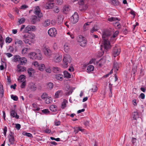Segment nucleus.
<instances>
[{"instance_id": "ea45409f", "label": "nucleus", "mask_w": 146, "mask_h": 146, "mask_svg": "<svg viewBox=\"0 0 146 146\" xmlns=\"http://www.w3.org/2000/svg\"><path fill=\"white\" fill-rule=\"evenodd\" d=\"M50 24V21L49 20H46L43 23V25L44 27H47Z\"/></svg>"}, {"instance_id": "9d476101", "label": "nucleus", "mask_w": 146, "mask_h": 146, "mask_svg": "<svg viewBox=\"0 0 146 146\" xmlns=\"http://www.w3.org/2000/svg\"><path fill=\"white\" fill-rule=\"evenodd\" d=\"M120 51V49L119 48L115 46L113 49L112 51L113 56L114 57L117 56L119 54Z\"/></svg>"}, {"instance_id": "de8ad7c7", "label": "nucleus", "mask_w": 146, "mask_h": 146, "mask_svg": "<svg viewBox=\"0 0 146 146\" xmlns=\"http://www.w3.org/2000/svg\"><path fill=\"white\" fill-rule=\"evenodd\" d=\"M39 64L38 62L37 61L33 62L32 63V65L37 69L38 67Z\"/></svg>"}, {"instance_id": "0eeeda50", "label": "nucleus", "mask_w": 146, "mask_h": 146, "mask_svg": "<svg viewBox=\"0 0 146 146\" xmlns=\"http://www.w3.org/2000/svg\"><path fill=\"white\" fill-rule=\"evenodd\" d=\"M105 62V60L102 59H100L98 61L96 59H92L89 62V63L91 64L94 63V64H98L99 66H101Z\"/></svg>"}, {"instance_id": "4c0bfd02", "label": "nucleus", "mask_w": 146, "mask_h": 146, "mask_svg": "<svg viewBox=\"0 0 146 146\" xmlns=\"http://www.w3.org/2000/svg\"><path fill=\"white\" fill-rule=\"evenodd\" d=\"M68 103V101L66 99H64L61 105V108L62 109L65 108L66 106V104Z\"/></svg>"}, {"instance_id": "ddd939ff", "label": "nucleus", "mask_w": 146, "mask_h": 146, "mask_svg": "<svg viewBox=\"0 0 146 146\" xmlns=\"http://www.w3.org/2000/svg\"><path fill=\"white\" fill-rule=\"evenodd\" d=\"M53 1L52 0H50L48 1L45 4V7L46 9H52L54 7V3Z\"/></svg>"}, {"instance_id": "5fc2aeb1", "label": "nucleus", "mask_w": 146, "mask_h": 146, "mask_svg": "<svg viewBox=\"0 0 146 146\" xmlns=\"http://www.w3.org/2000/svg\"><path fill=\"white\" fill-rule=\"evenodd\" d=\"M34 108V109L33 110L34 111H38L40 110L39 108L35 104H32Z\"/></svg>"}, {"instance_id": "f257e3e1", "label": "nucleus", "mask_w": 146, "mask_h": 146, "mask_svg": "<svg viewBox=\"0 0 146 146\" xmlns=\"http://www.w3.org/2000/svg\"><path fill=\"white\" fill-rule=\"evenodd\" d=\"M113 33L112 29L105 30L102 32V44L104 49L107 50L111 47L110 41L113 40L114 38L118 35L119 31H117L114 33L113 36L111 35Z\"/></svg>"}, {"instance_id": "393cba45", "label": "nucleus", "mask_w": 146, "mask_h": 146, "mask_svg": "<svg viewBox=\"0 0 146 146\" xmlns=\"http://www.w3.org/2000/svg\"><path fill=\"white\" fill-rule=\"evenodd\" d=\"M20 59L21 57L19 55H16L14 56L13 60L15 62H17L20 61Z\"/></svg>"}, {"instance_id": "f03ea898", "label": "nucleus", "mask_w": 146, "mask_h": 146, "mask_svg": "<svg viewBox=\"0 0 146 146\" xmlns=\"http://www.w3.org/2000/svg\"><path fill=\"white\" fill-rule=\"evenodd\" d=\"M35 35L34 33H29L25 34L22 36L23 41L25 44L31 45L34 43Z\"/></svg>"}, {"instance_id": "f3484780", "label": "nucleus", "mask_w": 146, "mask_h": 146, "mask_svg": "<svg viewBox=\"0 0 146 146\" xmlns=\"http://www.w3.org/2000/svg\"><path fill=\"white\" fill-rule=\"evenodd\" d=\"M63 48L64 51L68 52L70 50V45L68 43H65L64 45Z\"/></svg>"}, {"instance_id": "bb28decb", "label": "nucleus", "mask_w": 146, "mask_h": 146, "mask_svg": "<svg viewBox=\"0 0 146 146\" xmlns=\"http://www.w3.org/2000/svg\"><path fill=\"white\" fill-rule=\"evenodd\" d=\"M119 67V64L117 62H114L113 68L111 70H112V71L114 70L115 72H116L118 70Z\"/></svg>"}, {"instance_id": "49530a36", "label": "nucleus", "mask_w": 146, "mask_h": 146, "mask_svg": "<svg viewBox=\"0 0 146 146\" xmlns=\"http://www.w3.org/2000/svg\"><path fill=\"white\" fill-rule=\"evenodd\" d=\"M25 77L23 75H21L19 77V81H20L21 82H23L25 81Z\"/></svg>"}, {"instance_id": "7ed1b4c3", "label": "nucleus", "mask_w": 146, "mask_h": 146, "mask_svg": "<svg viewBox=\"0 0 146 146\" xmlns=\"http://www.w3.org/2000/svg\"><path fill=\"white\" fill-rule=\"evenodd\" d=\"M72 59L70 56L66 54L64 56L63 59V64L62 66L64 68H67L68 66V63H70L71 62Z\"/></svg>"}, {"instance_id": "6e6d98bb", "label": "nucleus", "mask_w": 146, "mask_h": 146, "mask_svg": "<svg viewBox=\"0 0 146 146\" xmlns=\"http://www.w3.org/2000/svg\"><path fill=\"white\" fill-rule=\"evenodd\" d=\"M53 84L51 83H49L47 84V88L49 89H51L53 87Z\"/></svg>"}, {"instance_id": "13d9d810", "label": "nucleus", "mask_w": 146, "mask_h": 146, "mask_svg": "<svg viewBox=\"0 0 146 146\" xmlns=\"http://www.w3.org/2000/svg\"><path fill=\"white\" fill-rule=\"evenodd\" d=\"M48 97L47 94L46 93H43L41 96L42 98L45 100Z\"/></svg>"}, {"instance_id": "4468645a", "label": "nucleus", "mask_w": 146, "mask_h": 146, "mask_svg": "<svg viewBox=\"0 0 146 146\" xmlns=\"http://www.w3.org/2000/svg\"><path fill=\"white\" fill-rule=\"evenodd\" d=\"M40 9L38 7H36L35 9V13L37 15L38 17L40 18L42 17V14L40 12Z\"/></svg>"}, {"instance_id": "09e8293b", "label": "nucleus", "mask_w": 146, "mask_h": 146, "mask_svg": "<svg viewBox=\"0 0 146 146\" xmlns=\"http://www.w3.org/2000/svg\"><path fill=\"white\" fill-rule=\"evenodd\" d=\"M25 19L24 17L22 18L19 20L18 23L19 25H21L24 23L25 21Z\"/></svg>"}, {"instance_id": "6e6552de", "label": "nucleus", "mask_w": 146, "mask_h": 146, "mask_svg": "<svg viewBox=\"0 0 146 146\" xmlns=\"http://www.w3.org/2000/svg\"><path fill=\"white\" fill-rule=\"evenodd\" d=\"M48 33L50 36L54 37L57 34V31L55 28H52L48 30Z\"/></svg>"}, {"instance_id": "412c9836", "label": "nucleus", "mask_w": 146, "mask_h": 146, "mask_svg": "<svg viewBox=\"0 0 146 146\" xmlns=\"http://www.w3.org/2000/svg\"><path fill=\"white\" fill-rule=\"evenodd\" d=\"M36 53L35 52H31L28 54L29 57L31 59L33 60L36 59Z\"/></svg>"}, {"instance_id": "052dcab7", "label": "nucleus", "mask_w": 146, "mask_h": 146, "mask_svg": "<svg viewBox=\"0 0 146 146\" xmlns=\"http://www.w3.org/2000/svg\"><path fill=\"white\" fill-rule=\"evenodd\" d=\"M11 98L15 101H17L18 99V97L16 96L13 95H12L11 96Z\"/></svg>"}, {"instance_id": "473e14b6", "label": "nucleus", "mask_w": 146, "mask_h": 146, "mask_svg": "<svg viewBox=\"0 0 146 146\" xmlns=\"http://www.w3.org/2000/svg\"><path fill=\"white\" fill-rule=\"evenodd\" d=\"M70 8L69 6L66 5L63 8V11L64 13H67L70 10Z\"/></svg>"}, {"instance_id": "6ab92c4d", "label": "nucleus", "mask_w": 146, "mask_h": 146, "mask_svg": "<svg viewBox=\"0 0 146 146\" xmlns=\"http://www.w3.org/2000/svg\"><path fill=\"white\" fill-rule=\"evenodd\" d=\"M78 3L79 5L82 6V9L86 10L87 8V6L86 5H84V0H80L78 1Z\"/></svg>"}, {"instance_id": "c03bdc74", "label": "nucleus", "mask_w": 146, "mask_h": 146, "mask_svg": "<svg viewBox=\"0 0 146 146\" xmlns=\"http://www.w3.org/2000/svg\"><path fill=\"white\" fill-rule=\"evenodd\" d=\"M133 118V119H136L138 117V113L137 112H134L132 113Z\"/></svg>"}, {"instance_id": "58836bf2", "label": "nucleus", "mask_w": 146, "mask_h": 146, "mask_svg": "<svg viewBox=\"0 0 146 146\" xmlns=\"http://www.w3.org/2000/svg\"><path fill=\"white\" fill-rule=\"evenodd\" d=\"M98 90V88L96 85H93L92 88L90 89L91 91L93 92H96Z\"/></svg>"}, {"instance_id": "37998d69", "label": "nucleus", "mask_w": 146, "mask_h": 146, "mask_svg": "<svg viewBox=\"0 0 146 146\" xmlns=\"http://www.w3.org/2000/svg\"><path fill=\"white\" fill-rule=\"evenodd\" d=\"M52 101V98L49 97H48L45 100V103L47 104H49Z\"/></svg>"}, {"instance_id": "20e7f679", "label": "nucleus", "mask_w": 146, "mask_h": 146, "mask_svg": "<svg viewBox=\"0 0 146 146\" xmlns=\"http://www.w3.org/2000/svg\"><path fill=\"white\" fill-rule=\"evenodd\" d=\"M42 49L44 54L48 58H50L51 54L52 52L50 49L49 47L46 45H44L42 46Z\"/></svg>"}, {"instance_id": "680f3d73", "label": "nucleus", "mask_w": 146, "mask_h": 146, "mask_svg": "<svg viewBox=\"0 0 146 146\" xmlns=\"http://www.w3.org/2000/svg\"><path fill=\"white\" fill-rule=\"evenodd\" d=\"M22 82V83L20 86V87L22 88H24L25 87L26 84V82L24 81Z\"/></svg>"}, {"instance_id": "7c9ffc66", "label": "nucleus", "mask_w": 146, "mask_h": 146, "mask_svg": "<svg viewBox=\"0 0 146 146\" xmlns=\"http://www.w3.org/2000/svg\"><path fill=\"white\" fill-rule=\"evenodd\" d=\"M63 19V18L61 15H59L58 16L56 20V22L58 24H60L62 22Z\"/></svg>"}, {"instance_id": "423d86ee", "label": "nucleus", "mask_w": 146, "mask_h": 146, "mask_svg": "<svg viewBox=\"0 0 146 146\" xmlns=\"http://www.w3.org/2000/svg\"><path fill=\"white\" fill-rule=\"evenodd\" d=\"M108 20L111 22H114L115 23H114L113 24L117 28H120V24L119 23V21L120 20L119 18L115 17H111L108 18Z\"/></svg>"}, {"instance_id": "a18cd8bd", "label": "nucleus", "mask_w": 146, "mask_h": 146, "mask_svg": "<svg viewBox=\"0 0 146 146\" xmlns=\"http://www.w3.org/2000/svg\"><path fill=\"white\" fill-rule=\"evenodd\" d=\"M52 48L54 50H56L58 48V46L57 43L56 42H54L52 45Z\"/></svg>"}, {"instance_id": "dca6fc26", "label": "nucleus", "mask_w": 146, "mask_h": 146, "mask_svg": "<svg viewBox=\"0 0 146 146\" xmlns=\"http://www.w3.org/2000/svg\"><path fill=\"white\" fill-rule=\"evenodd\" d=\"M36 59L41 60L42 59L43 57L41 52L39 50H37L36 51Z\"/></svg>"}, {"instance_id": "864d4df0", "label": "nucleus", "mask_w": 146, "mask_h": 146, "mask_svg": "<svg viewBox=\"0 0 146 146\" xmlns=\"http://www.w3.org/2000/svg\"><path fill=\"white\" fill-rule=\"evenodd\" d=\"M4 94V90L3 88L2 85H0V94L1 96H2Z\"/></svg>"}, {"instance_id": "c9c22d12", "label": "nucleus", "mask_w": 146, "mask_h": 146, "mask_svg": "<svg viewBox=\"0 0 146 146\" xmlns=\"http://www.w3.org/2000/svg\"><path fill=\"white\" fill-rule=\"evenodd\" d=\"M52 69L54 73H59L61 71L60 68L58 67H53Z\"/></svg>"}, {"instance_id": "1a4fd4ad", "label": "nucleus", "mask_w": 146, "mask_h": 146, "mask_svg": "<svg viewBox=\"0 0 146 146\" xmlns=\"http://www.w3.org/2000/svg\"><path fill=\"white\" fill-rule=\"evenodd\" d=\"M78 15L77 13L75 12L70 18V20L73 24L76 23L78 20Z\"/></svg>"}, {"instance_id": "5701e85b", "label": "nucleus", "mask_w": 146, "mask_h": 146, "mask_svg": "<svg viewBox=\"0 0 146 146\" xmlns=\"http://www.w3.org/2000/svg\"><path fill=\"white\" fill-rule=\"evenodd\" d=\"M92 22H88L84 24L83 27V29L84 31H86L88 29L89 26Z\"/></svg>"}, {"instance_id": "0e129e2a", "label": "nucleus", "mask_w": 146, "mask_h": 146, "mask_svg": "<svg viewBox=\"0 0 146 146\" xmlns=\"http://www.w3.org/2000/svg\"><path fill=\"white\" fill-rule=\"evenodd\" d=\"M74 131L75 134L78 133L79 131L78 127L74 128Z\"/></svg>"}, {"instance_id": "a878e982", "label": "nucleus", "mask_w": 146, "mask_h": 146, "mask_svg": "<svg viewBox=\"0 0 146 146\" xmlns=\"http://www.w3.org/2000/svg\"><path fill=\"white\" fill-rule=\"evenodd\" d=\"M28 73L30 76H32L35 72V70L33 68H31L28 70Z\"/></svg>"}, {"instance_id": "cd10ccee", "label": "nucleus", "mask_w": 146, "mask_h": 146, "mask_svg": "<svg viewBox=\"0 0 146 146\" xmlns=\"http://www.w3.org/2000/svg\"><path fill=\"white\" fill-rule=\"evenodd\" d=\"M20 61L22 65H25L26 64L27 60V58H25L22 57L21 58Z\"/></svg>"}, {"instance_id": "aec40b11", "label": "nucleus", "mask_w": 146, "mask_h": 146, "mask_svg": "<svg viewBox=\"0 0 146 146\" xmlns=\"http://www.w3.org/2000/svg\"><path fill=\"white\" fill-rule=\"evenodd\" d=\"M28 87L32 91H35L36 89V87L35 84L33 83H30L28 85Z\"/></svg>"}, {"instance_id": "79ce46f5", "label": "nucleus", "mask_w": 146, "mask_h": 146, "mask_svg": "<svg viewBox=\"0 0 146 146\" xmlns=\"http://www.w3.org/2000/svg\"><path fill=\"white\" fill-rule=\"evenodd\" d=\"M29 31H30V25L27 26L25 28L23 33H29Z\"/></svg>"}, {"instance_id": "3c124183", "label": "nucleus", "mask_w": 146, "mask_h": 146, "mask_svg": "<svg viewBox=\"0 0 146 146\" xmlns=\"http://www.w3.org/2000/svg\"><path fill=\"white\" fill-rule=\"evenodd\" d=\"M137 67L136 66L133 65L132 68V72L134 74L137 71Z\"/></svg>"}, {"instance_id": "4be33fe9", "label": "nucleus", "mask_w": 146, "mask_h": 146, "mask_svg": "<svg viewBox=\"0 0 146 146\" xmlns=\"http://www.w3.org/2000/svg\"><path fill=\"white\" fill-rule=\"evenodd\" d=\"M99 27L97 25H95L94 27L91 29L90 33H93L94 32L96 31L99 29Z\"/></svg>"}, {"instance_id": "a211bd4d", "label": "nucleus", "mask_w": 146, "mask_h": 146, "mask_svg": "<svg viewBox=\"0 0 146 146\" xmlns=\"http://www.w3.org/2000/svg\"><path fill=\"white\" fill-rule=\"evenodd\" d=\"M23 41L19 39H16L15 40V44L18 46H21L24 44Z\"/></svg>"}, {"instance_id": "bf43d9fd", "label": "nucleus", "mask_w": 146, "mask_h": 146, "mask_svg": "<svg viewBox=\"0 0 146 146\" xmlns=\"http://www.w3.org/2000/svg\"><path fill=\"white\" fill-rule=\"evenodd\" d=\"M11 41H12L11 38L9 37H7L6 38L5 40L6 42V43L8 42L9 43L11 42Z\"/></svg>"}, {"instance_id": "b1692460", "label": "nucleus", "mask_w": 146, "mask_h": 146, "mask_svg": "<svg viewBox=\"0 0 146 146\" xmlns=\"http://www.w3.org/2000/svg\"><path fill=\"white\" fill-rule=\"evenodd\" d=\"M55 78L58 80L62 81L63 79V76L61 74H56L55 75Z\"/></svg>"}, {"instance_id": "2f4dec72", "label": "nucleus", "mask_w": 146, "mask_h": 146, "mask_svg": "<svg viewBox=\"0 0 146 146\" xmlns=\"http://www.w3.org/2000/svg\"><path fill=\"white\" fill-rule=\"evenodd\" d=\"M94 69V67L92 65H90L88 66L87 68V72H90L93 71Z\"/></svg>"}, {"instance_id": "a19ab883", "label": "nucleus", "mask_w": 146, "mask_h": 146, "mask_svg": "<svg viewBox=\"0 0 146 146\" xmlns=\"http://www.w3.org/2000/svg\"><path fill=\"white\" fill-rule=\"evenodd\" d=\"M56 106L55 105H52L50 107V110L52 111H55L56 110Z\"/></svg>"}, {"instance_id": "72a5a7b5", "label": "nucleus", "mask_w": 146, "mask_h": 146, "mask_svg": "<svg viewBox=\"0 0 146 146\" xmlns=\"http://www.w3.org/2000/svg\"><path fill=\"white\" fill-rule=\"evenodd\" d=\"M62 94V92L61 90H58L57 91L55 94V97L56 98H58L61 96Z\"/></svg>"}, {"instance_id": "9b49d317", "label": "nucleus", "mask_w": 146, "mask_h": 146, "mask_svg": "<svg viewBox=\"0 0 146 146\" xmlns=\"http://www.w3.org/2000/svg\"><path fill=\"white\" fill-rule=\"evenodd\" d=\"M62 58V55L59 54H56L54 55L53 60L55 62L58 63L61 61Z\"/></svg>"}, {"instance_id": "e2e57ef3", "label": "nucleus", "mask_w": 146, "mask_h": 146, "mask_svg": "<svg viewBox=\"0 0 146 146\" xmlns=\"http://www.w3.org/2000/svg\"><path fill=\"white\" fill-rule=\"evenodd\" d=\"M54 123L55 125L56 126H58L60 124V121L57 120H55Z\"/></svg>"}, {"instance_id": "c756f323", "label": "nucleus", "mask_w": 146, "mask_h": 146, "mask_svg": "<svg viewBox=\"0 0 146 146\" xmlns=\"http://www.w3.org/2000/svg\"><path fill=\"white\" fill-rule=\"evenodd\" d=\"M45 68V65L43 64H39L38 69L41 71H43Z\"/></svg>"}, {"instance_id": "f704fd0d", "label": "nucleus", "mask_w": 146, "mask_h": 146, "mask_svg": "<svg viewBox=\"0 0 146 146\" xmlns=\"http://www.w3.org/2000/svg\"><path fill=\"white\" fill-rule=\"evenodd\" d=\"M64 77L66 78H70L71 77L70 74L67 71H64L63 72Z\"/></svg>"}, {"instance_id": "39448f33", "label": "nucleus", "mask_w": 146, "mask_h": 146, "mask_svg": "<svg viewBox=\"0 0 146 146\" xmlns=\"http://www.w3.org/2000/svg\"><path fill=\"white\" fill-rule=\"evenodd\" d=\"M77 41L80 45L82 46H84L86 44V39L82 35H80L77 36Z\"/></svg>"}, {"instance_id": "c85d7f7f", "label": "nucleus", "mask_w": 146, "mask_h": 146, "mask_svg": "<svg viewBox=\"0 0 146 146\" xmlns=\"http://www.w3.org/2000/svg\"><path fill=\"white\" fill-rule=\"evenodd\" d=\"M9 139L10 144H14V139L13 135L10 134L9 136Z\"/></svg>"}, {"instance_id": "4d7b16f0", "label": "nucleus", "mask_w": 146, "mask_h": 146, "mask_svg": "<svg viewBox=\"0 0 146 146\" xmlns=\"http://www.w3.org/2000/svg\"><path fill=\"white\" fill-rule=\"evenodd\" d=\"M137 139L135 138H133L132 139V142L133 146H136V145Z\"/></svg>"}, {"instance_id": "338daca9", "label": "nucleus", "mask_w": 146, "mask_h": 146, "mask_svg": "<svg viewBox=\"0 0 146 146\" xmlns=\"http://www.w3.org/2000/svg\"><path fill=\"white\" fill-rule=\"evenodd\" d=\"M45 71L46 72L48 73H50L51 72V70L49 67L46 68L45 69Z\"/></svg>"}, {"instance_id": "69168bd1", "label": "nucleus", "mask_w": 146, "mask_h": 146, "mask_svg": "<svg viewBox=\"0 0 146 146\" xmlns=\"http://www.w3.org/2000/svg\"><path fill=\"white\" fill-rule=\"evenodd\" d=\"M53 10L54 12L56 13H58L59 11V9L58 7L56 6L54 8Z\"/></svg>"}, {"instance_id": "2eb2a0df", "label": "nucleus", "mask_w": 146, "mask_h": 146, "mask_svg": "<svg viewBox=\"0 0 146 146\" xmlns=\"http://www.w3.org/2000/svg\"><path fill=\"white\" fill-rule=\"evenodd\" d=\"M26 70V68L24 66H21L20 64H18L17 66V71L19 72H22Z\"/></svg>"}, {"instance_id": "603ef678", "label": "nucleus", "mask_w": 146, "mask_h": 146, "mask_svg": "<svg viewBox=\"0 0 146 146\" xmlns=\"http://www.w3.org/2000/svg\"><path fill=\"white\" fill-rule=\"evenodd\" d=\"M30 31H35L36 29V27L34 26L30 25Z\"/></svg>"}, {"instance_id": "f8f14e48", "label": "nucleus", "mask_w": 146, "mask_h": 146, "mask_svg": "<svg viewBox=\"0 0 146 146\" xmlns=\"http://www.w3.org/2000/svg\"><path fill=\"white\" fill-rule=\"evenodd\" d=\"M10 116L11 118H15L17 119L19 118V116L17 114V111L14 110H11L10 111Z\"/></svg>"}, {"instance_id": "774afa93", "label": "nucleus", "mask_w": 146, "mask_h": 146, "mask_svg": "<svg viewBox=\"0 0 146 146\" xmlns=\"http://www.w3.org/2000/svg\"><path fill=\"white\" fill-rule=\"evenodd\" d=\"M44 132L46 133H49L51 132V131L48 129H46L44 130Z\"/></svg>"}, {"instance_id": "e433bc0d", "label": "nucleus", "mask_w": 146, "mask_h": 146, "mask_svg": "<svg viewBox=\"0 0 146 146\" xmlns=\"http://www.w3.org/2000/svg\"><path fill=\"white\" fill-rule=\"evenodd\" d=\"M29 48H24L22 50V54H27L29 52Z\"/></svg>"}, {"instance_id": "8fccbe9b", "label": "nucleus", "mask_w": 146, "mask_h": 146, "mask_svg": "<svg viewBox=\"0 0 146 146\" xmlns=\"http://www.w3.org/2000/svg\"><path fill=\"white\" fill-rule=\"evenodd\" d=\"M42 112L44 114L47 115L49 114V111L47 109H45L42 110Z\"/></svg>"}]
</instances>
